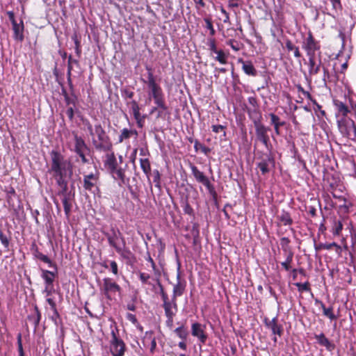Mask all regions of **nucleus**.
<instances>
[{
    "label": "nucleus",
    "instance_id": "obj_1",
    "mask_svg": "<svg viewBox=\"0 0 356 356\" xmlns=\"http://www.w3.org/2000/svg\"><path fill=\"white\" fill-rule=\"evenodd\" d=\"M87 128L92 136H96L97 138V139L95 138H92V144L97 150L108 152L112 149V143L100 124H97L92 127V126L88 123Z\"/></svg>",
    "mask_w": 356,
    "mask_h": 356
},
{
    "label": "nucleus",
    "instance_id": "obj_2",
    "mask_svg": "<svg viewBox=\"0 0 356 356\" xmlns=\"http://www.w3.org/2000/svg\"><path fill=\"white\" fill-rule=\"evenodd\" d=\"M51 170L54 176L71 177L72 168L70 162L65 159L64 156L59 152L52 151L51 152Z\"/></svg>",
    "mask_w": 356,
    "mask_h": 356
},
{
    "label": "nucleus",
    "instance_id": "obj_3",
    "mask_svg": "<svg viewBox=\"0 0 356 356\" xmlns=\"http://www.w3.org/2000/svg\"><path fill=\"white\" fill-rule=\"evenodd\" d=\"M105 235L110 246L113 247L118 253L122 254L126 246V241L120 231L115 227H111L110 232Z\"/></svg>",
    "mask_w": 356,
    "mask_h": 356
},
{
    "label": "nucleus",
    "instance_id": "obj_4",
    "mask_svg": "<svg viewBox=\"0 0 356 356\" xmlns=\"http://www.w3.org/2000/svg\"><path fill=\"white\" fill-rule=\"evenodd\" d=\"M338 128L344 137L350 139H354L356 137V125L350 118L343 117L338 120Z\"/></svg>",
    "mask_w": 356,
    "mask_h": 356
},
{
    "label": "nucleus",
    "instance_id": "obj_5",
    "mask_svg": "<svg viewBox=\"0 0 356 356\" xmlns=\"http://www.w3.org/2000/svg\"><path fill=\"white\" fill-rule=\"evenodd\" d=\"M302 49L306 51L308 57L316 56V51H319L321 46L319 42L316 40L311 31L302 42Z\"/></svg>",
    "mask_w": 356,
    "mask_h": 356
},
{
    "label": "nucleus",
    "instance_id": "obj_6",
    "mask_svg": "<svg viewBox=\"0 0 356 356\" xmlns=\"http://www.w3.org/2000/svg\"><path fill=\"white\" fill-rule=\"evenodd\" d=\"M191 170L195 180L197 182L202 184L211 195H216L213 185L210 183L209 179L204 175V173L199 170L194 165H191Z\"/></svg>",
    "mask_w": 356,
    "mask_h": 356
},
{
    "label": "nucleus",
    "instance_id": "obj_7",
    "mask_svg": "<svg viewBox=\"0 0 356 356\" xmlns=\"http://www.w3.org/2000/svg\"><path fill=\"white\" fill-rule=\"evenodd\" d=\"M111 341V352L113 356H123L125 351V344L123 341L118 339L114 331H112Z\"/></svg>",
    "mask_w": 356,
    "mask_h": 356
},
{
    "label": "nucleus",
    "instance_id": "obj_8",
    "mask_svg": "<svg viewBox=\"0 0 356 356\" xmlns=\"http://www.w3.org/2000/svg\"><path fill=\"white\" fill-rule=\"evenodd\" d=\"M102 291L107 298H111V295L115 294L116 292L121 293V287L112 279L106 277L103 280V285Z\"/></svg>",
    "mask_w": 356,
    "mask_h": 356
},
{
    "label": "nucleus",
    "instance_id": "obj_9",
    "mask_svg": "<svg viewBox=\"0 0 356 356\" xmlns=\"http://www.w3.org/2000/svg\"><path fill=\"white\" fill-rule=\"evenodd\" d=\"M254 125L257 140L261 141L266 147H268L269 137L268 135V129L262 124L260 121H254Z\"/></svg>",
    "mask_w": 356,
    "mask_h": 356
},
{
    "label": "nucleus",
    "instance_id": "obj_10",
    "mask_svg": "<svg viewBox=\"0 0 356 356\" xmlns=\"http://www.w3.org/2000/svg\"><path fill=\"white\" fill-rule=\"evenodd\" d=\"M147 70H148L147 83L148 88L151 90V93H152L153 98L155 97L159 96L161 95H163L162 89L159 86V85H158L156 83V81H155V79H154V76L153 75L151 68L147 67Z\"/></svg>",
    "mask_w": 356,
    "mask_h": 356
},
{
    "label": "nucleus",
    "instance_id": "obj_11",
    "mask_svg": "<svg viewBox=\"0 0 356 356\" xmlns=\"http://www.w3.org/2000/svg\"><path fill=\"white\" fill-rule=\"evenodd\" d=\"M41 277L45 282V289L44 292H46L49 296L51 293V291L53 289V282L56 277V273L48 270L42 269Z\"/></svg>",
    "mask_w": 356,
    "mask_h": 356
},
{
    "label": "nucleus",
    "instance_id": "obj_12",
    "mask_svg": "<svg viewBox=\"0 0 356 356\" xmlns=\"http://www.w3.org/2000/svg\"><path fill=\"white\" fill-rule=\"evenodd\" d=\"M99 175L97 173H90L83 176V188L89 191H94L97 188Z\"/></svg>",
    "mask_w": 356,
    "mask_h": 356
},
{
    "label": "nucleus",
    "instance_id": "obj_13",
    "mask_svg": "<svg viewBox=\"0 0 356 356\" xmlns=\"http://www.w3.org/2000/svg\"><path fill=\"white\" fill-rule=\"evenodd\" d=\"M321 53H319V58L318 60H316V56L314 57H308V66H309V74L310 76L316 75L319 72L322 67V61L321 59Z\"/></svg>",
    "mask_w": 356,
    "mask_h": 356
},
{
    "label": "nucleus",
    "instance_id": "obj_14",
    "mask_svg": "<svg viewBox=\"0 0 356 356\" xmlns=\"http://www.w3.org/2000/svg\"><path fill=\"white\" fill-rule=\"evenodd\" d=\"M73 151L76 154H81L84 152H90V149L87 146L84 140L81 137L75 135L74 136V146Z\"/></svg>",
    "mask_w": 356,
    "mask_h": 356
},
{
    "label": "nucleus",
    "instance_id": "obj_15",
    "mask_svg": "<svg viewBox=\"0 0 356 356\" xmlns=\"http://www.w3.org/2000/svg\"><path fill=\"white\" fill-rule=\"evenodd\" d=\"M314 338L319 345L325 346L328 351H332L335 348V345L332 343L323 333L315 334Z\"/></svg>",
    "mask_w": 356,
    "mask_h": 356
},
{
    "label": "nucleus",
    "instance_id": "obj_16",
    "mask_svg": "<svg viewBox=\"0 0 356 356\" xmlns=\"http://www.w3.org/2000/svg\"><path fill=\"white\" fill-rule=\"evenodd\" d=\"M265 323L268 328L270 329L273 334L281 336L282 334V327L277 323V318L275 317L269 321L265 319Z\"/></svg>",
    "mask_w": 356,
    "mask_h": 356
},
{
    "label": "nucleus",
    "instance_id": "obj_17",
    "mask_svg": "<svg viewBox=\"0 0 356 356\" xmlns=\"http://www.w3.org/2000/svg\"><path fill=\"white\" fill-rule=\"evenodd\" d=\"M192 334L199 339L201 343H205L207 336L204 334L200 323H195L192 325Z\"/></svg>",
    "mask_w": 356,
    "mask_h": 356
},
{
    "label": "nucleus",
    "instance_id": "obj_18",
    "mask_svg": "<svg viewBox=\"0 0 356 356\" xmlns=\"http://www.w3.org/2000/svg\"><path fill=\"white\" fill-rule=\"evenodd\" d=\"M10 18L12 21L13 29L15 34V38L17 40H23V26L18 24L16 21L14 19V15L13 13H9Z\"/></svg>",
    "mask_w": 356,
    "mask_h": 356
},
{
    "label": "nucleus",
    "instance_id": "obj_19",
    "mask_svg": "<svg viewBox=\"0 0 356 356\" xmlns=\"http://www.w3.org/2000/svg\"><path fill=\"white\" fill-rule=\"evenodd\" d=\"M163 307L166 316H175L177 312V300L172 298L170 302L163 304Z\"/></svg>",
    "mask_w": 356,
    "mask_h": 356
},
{
    "label": "nucleus",
    "instance_id": "obj_20",
    "mask_svg": "<svg viewBox=\"0 0 356 356\" xmlns=\"http://www.w3.org/2000/svg\"><path fill=\"white\" fill-rule=\"evenodd\" d=\"M238 63L242 64V69L246 74L256 76L257 70L250 61H244L242 58H239Z\"/></svg>",
    "mask_w": 356,
    "mask_h": 356
},
{
    "label": "nucleus",
    "instance_id": "obj_21",
    "mask_svg": "<svg viewBox=\"0 0 356 356\" xmlns=\"http://www.w3.org/2000/svg\"><path fill=\"white\" fill-rule=\"evenodd\" d=\"M177 283L173 287L172 298L176 300L177 297L182 296L184 291L185 286L180 282V274L177 275Z\"/></svg>",
    "mask_w": 356,
    "mask_h": 356
},
{
    "label": "nucleus",
    "instance_id": "obj_22",
    "mask_svg": "<svg viewBox=\"0 0 356 356\" xmlns=\"http://www.w3.org/2000/svg\"><path fill=\"white\" fill-rule=\"evenodd\" d=\"M104 164L109 172L112 170H115V168L118 167V163L114 153L106 154Z\"/></svg>",
    "mask_w": 356,
    "mask_h": 356
},
{
    "label": "nucleus",
    "instance_id": "obj_23",
    "mask_svg": "<svg viewBox=\"0 0 356 356\" xmlns=\"http://www.w3.org/2000/svg\"><path fill=\"white\" fill-rule=\"evenodd\" d=\"M132 136L137 137L138 132L134 129H129L127 128H124L121 131V134L118 138V142L122 143L124 140L130 138Z\"/></svg>",
    "mask_w": 356,
    "mask_h": 356
},
{
    "label": "nucleus",
    "instance_id": "obj_24",
    "mask_svg": "<svg viewBox=\"0 0 356 356\" xmlns=\"http://www.w3.org/2000/svg\"><path fill=\"white\" fill-rule=\"evenodd\" d=\"M271 124L274 126L275 132L277 135H280V127L285 124L284 122H281L280 118L274 113H270Z\"/></svg>",
    "mask_w": 356,
    "mask_h": 356
},
{
    "label": "nucleus",
    "instance_id": "obj_25",
    "mask_svg": "<svg viewBox=\"0 0 356 356\" xmlns=\"http://www.w3.org/2000/svg\"><path fill=\"white\" fill-rule=\"evenodd\" d=\"M273 159L268 156L267 159H264L257 164V167L261 171L263 175L269 172V164H273Z\"/></svg>",
    "mask_w": 356,
    "mask_h": 356
},
{
    "label": "nucleus",
    "instance_id": "obj_26",
    "mask_svg": "<svg viewBox=\"0 0 356 356\" xmlns=\"http://www.w3.org/2000/svg\"><path fill=\"white\" fill-rule=\"evenodd\" d=\"M315 302L316 305H320L321 308L323 309V314L329 318L330 320L337 319V316L333 313L332 307L326 308L323 302L319 300H316Z\"/></svg>",
    "mask_w": 356,
    "mask_h": 356
},
{
    "label": "nucleus",
    "instance_id": "obj_27",
    "mask_svg": "<svg viewBox=\"0 0 356 356\" xmlns=\"http://www.w3.org/2000/svg\"><path fill=\"white\" fill-rule=\"evenodd\" d=\"M72 199L73 195L62 197V203L63 204L64 211L67 217H69L70 215Z\"/></svg>",
    "mask_w": 356,
    "mask_h": 356
},
{
    "label": "nucleus",
    "instance_id": "obj_28",
    "mask_svg": "<svg viewBox=\"0 0 356 356\" xmlns=\"http://www.w3.org/2000/svg\"><path fill=\"white\" fill-rule=\"evenodd\" d=\"M334 105L339 111L343 117H346V115L350 112L348 106L340 101H334Z\"/></svg>",
    "mask_w": 356,
    "mask_h": 356
},
{
    "label": "nucleus",
    "instance_id": "obj_29",
    "mask_svg": "<svg viewBox=\"0 0 356 356\" xmlns=\"http://www.w3.org/2000/svg\"><path fill=\"white\" fill-rule=\"evenodd\" d=\"M140 168L143 170V172L147 175L149 179V175L151 171L150 163L147 159H140Z\"/></svg>",
    "mask_w": 356,
    "mask_h": 356
},
{
    "label": "nucleus",
    "instance_id": "obj_30",
    "mask_svg": "<svg viewBox=\"0 0 356 356\" xmlns=\"http://www.w3.org/2000/svg\"><path fill=\"white\" fill-rule=\"evenodd\" d=\"M110 173L112 175L113 177L115 179H120L121 181L124 182V172L122 168L118 167L115 168V170H112L110 171Z\"/></svg>",
    "mask_w": 356,
    "mask_h": 356
},
{
    "label": "nucleus",
    "instance_id": "obj_31",
    "mask_svg": "<svg viewBox=\"0 0 356 356\" xmlns=\"http://www.w3.org/2000/svg\"><path fill=\"white\" fill-rule=\"evenodd\" d=\"M343 229V224L340 220H334L332 225V234L334 236H339Z\"/></svg>",
    "mask_w": 356,
    "mask_h": 356
},
{
    "label": "nucleus",
    "instance_id": "obj_32",
    "mask_svg": "<svg viewBox=\"0 0 356 356\" xmlns=\"http://www.w3.org/2000/svg\"><path fill=\"white\" fill-rule=\"evenodd\" d=\"M279 218L280 221L284 225H290L293 222V220L291 219L290 214L288 212L283 211Z\"/></svg>",
    "mask_w": 356,
    "mask_h": 356
},
{
    "label": "nucleus",
    "instance_id": "obj_33",
    "mask_svg": "<svg viewBox=\"0 0 356 356\" xmlns=\"http://www.w3.org/2000/svg\"><path fill=\"white\" fill-rule=\"evenodd\" d=\"M337 244L334 242L331 243H320L318 245H315L314 248L316 251H319L321 249L330 250L332 247H337Z\"/></svg>",
    "mask_w": 356,
    "mask_h": 356
},
{
    "label": "nucleus",
    "instance_id": "obj_34",
    "mask_svg": "<svg viewBox=\"0 0 356 356\" xmlns=\"http://www.w3.org/2000/svg\"><path fill=\"white\" fill-rule=\"evenodd\" d=\"M131 109H132V112H133L135 120H138L139 118H141L140 113V108H139V106H138V104L136 103V102H135V101L132 102Z\"/></svg>",
    "mask_w": 356,
    "mask_h": 356
},
{
    "label": "nucleus",
    "instance_id": "obj_35",
    "mask_svg": "<svg viewBox=\"0 0 356 356\" xmlns=\"http://www.w3.org/2000/svg\"><path fill=\"white\" fill-rule=\"evenodd\" d=\"M175 332L180 339L183 340L186 339L188 335L187 331L184 328L183 326L176 328L175 330Z\"/></svg>",
    "mask_w": 356,
    "mask_h": 356
},
{
    "label": "nucleus",
    "instance_id": "obj_36",
    "mask_svg": "<svg viewBox=\"0 0 356 356\" xmlns=\"http://www.w3.org/2000/svg\"><path fill=\"white\" fill-rule=\"evenodd\" d=\"M154 103L163 110H166L167 107L164 103L163 95L154 97Z\"/></svg>",
    "mask_w": 356,
    "mask_h": 356
},
{
    "label": "nucleus",
    "instance_id": "obj_37",
    "mask_svg": "<svg viewBox=\"0 0 356 356\" xmlns=\"http://www.w3.org/2000/svg\"><path fill=\"white\" fill-rule=\"evenodd\" d=\"M217 56L215 57V60H218L221 64L227 63V58L225 53L222 50H218L217 53H215Z\"/></svg>",
    "mask_w": 356,
    "mask_h": 356
},
{
    "label": "nucleus",
    "instance_id": "obj_38",
    "mask_svg": "<svg viewBox=\"0 0 356 356\" xmlns=\"http://www.w3.org/2000/svg\"><path fill=\"white\" fill-rule=\"evenodd\" d=\"M295 285L298 287V291H310L309 283L306 282L305 283L296 282Z\"/></svg>",
    "mask_w": 356,
    "mask_h": 356
},
{
    "label": "nucleus",
    "instance_id": "obj_39",
    "mask_svg": "<svg viewBox=\"0 0 356 356\" xmlns=\"http://www.w3.org/2000/svg\"><path fill=\"white\" fill-rule=\"evenodd\" d=\"M56 179L57 184L60 188H65L67 185V181L66 180V177H69L68 176H55Z\"/></svg>",
    "mask_w": 356,
    "mask_h": 356
},
{
    "label": "nucleus",
    "instance_id": "obj_40",
    "mask_svg": "<svg viewBox=\"0 0 356 356\" xmlns=\"http://www.w3.org/2000/svg\"><path fill=\"white\" fill-rule=\"evenodd\" d=\"M38 259L42 261L43 262L47 264L49 267L54 266V263L50 260V259L45 254H43L42 253H38L37 254Z\"/></svg>",
    "mask_w": 356,
    "mask_h": 356
},
{
    "label": "nucleus",
    "instance_id": "obj_41",
    "mask_svg": "<svg viewBox=\"0 0 356 356\" xmlns=\"http://www.w3.org/2000/svg\"><path fill=\"white\" fill-rule=\"evenodd\" d=\"M139 278L143 284H151V283L149 282L150 275L148 273L140 272Z\"/></svg>",
    "mask_w": 356,
    "mask_h": 356
},
{
    "label": "nucleus",
    "instance_id": "obj_42",
    "mask_svg": "<svg viewBox=\"0 0 356 356\" xmlns=\"http://www.w3.org/2000/svg\"><path fill=\"white\" fill-rule=\"evenodd\" d=\"M17 339V347H18L19 356H24V349H23V346H22L21 333L18 334Z\"/></svg>",
    "mask_w": 356,
    "mask_h": 356
},
{
    "label": "nucleus",
    "instance_id": "obj_43",
    "mask_svg": "<svg viewBox=\"0 0 356 356\" xmlns=\"http://www.w3.org/2000/svg\"><path fill=\"white\" fill-rule=\"evenodd\" d=\"M204 21L206 23L207 29H208L209 30V31H210V35L211 36H213L215 35V33H216V31H215V30L213 29V24H212L211 19H209V18H204Z\"/></svg>",
    "mask_w": 356,
    "mask_h": 356
},
{
    "label": "nucleus",
    "instance_id": "obj_44",
    "mask_svg": "<svg viewBox=\"0 0 356 356\" xmlns=\"http://www.w3.org/2000/svg\"><path fill=\"white\" fill-rule=\"evenodd\" d=\"M0 241L4 248H8L10 243L8 237L0 231Z\"/></svg>",
    "mask_w": 356,
    "mask_h": 356
},
{
    "label": "nucleus",
    "instance_id": "obj_45",
    "mask_svg": "<svg viewBox=\"0 0 356 356\" xmlns=\"http://www.w3.org/2000/svg\"><path fill=\"white\" fill-rule=\"evenodd\" d=\"M208 45L209 47V50L211 51V54L217 53L218 50L216 48V42L214 39H209L208 41Z\"/></svg>",
    "mask_w": 356,
    "mask_h": 356
},
{
    "label": "nucleus",
    "instance_id": "obj_46",
    "mask_svg": "<svg viewBox=\"0 0 356 356\" xmlns=\"http://www.w3.org/2000/svg\"><path fill=\"white\" fill-rule=\"evenodd\" d=\"M330 1L332 3L333 10H334L336 12H337L338 10H341L342 6H341L340 0H330Z\"/></svg>",
    "mask_w": 356,
    "mask_h": 356
},
{
    "label": "nucleus",
    "instance_id": "obj_47",
    "mask_svg": "<svg viewBox=\"0 0 356 356\" xmlns=\"http://www.w3.org/2000/svg\"><path fill=\"white\" fill-rule=\"evenodd\" d=\"M153 181L156 184V187H160V173L159 170H155L153 172Z\"/></svg>",
    "mask_w": 356,
    "mask_h": 356
},
{
    "label": "nucleus",
    "instance_id": "obj_48",
    "mask_svg": "<svg viewBox=\"0 0 356 356\" xmlns=\"http://www.w3.org/2000/svg\"><path fill=\"white\" fill-rule=\"evenodd\" d=\"M35 317H34V324L35 326L37 327L41 319V314L38 308V307H35Z\"/></svg>",
    "mask_w": 356,
    "mask_h": 356
},
{
    "label": "nucleus",
    "instance_id": "obj_49",
    "mask_svg": "<svg viewBox=\"0 0 356 356\" xmlns=\"http://www.w3.org/2000/svg\"><path fill=\"white\" fill-rule=\"evenodd\" d=\"M161 288V295L163 300V304L170 302L171 300H169L168 296L164 292L162 285H159Z\"/></svg>",
    "mask_w": 356,
    "mask_h": 356
},
{
    "label": "nucleus",
    "instance_id": "obj_50",
    "mask_svg": "<svg viewBox=\"0 0 356 356\" xmlns=\"http://www.w3.org/2000/svg\"><path fill=\"white\" fill-rule=\"evenodd\" d=\"M227 44L228 45H229L232 47V49L233 50H234L235 51H238L240 49L238 44L236 41H234L233 40H228L227 42Z\"/></svg>",
    "mask_w": 356,
    "mask_h": 356
},
{
    "label": "nucleus",
    "instance_id": "obj_51",
    "mask_svg": "<svg viewBox=\"0 0 356 356\" xmlns=\"http://www.w3.org/2000/svg\"><path fill=\"white\" fill-rule=\"evenodd\" d=\"M212 131L215 133H219L220 131H223L224 136H225V131H224L225 127L222 125H212L211 127Z\"/></svg>",
    "mask_w": 356,
    "mask_h": 356
},
{
    "label": "nucleus",
    "instance_id": "obj_52",
    "mask_svg": "<svg viewBox=\"0 0 356 356\" xmlns=\"http://www.w3.org/2000/svg\"><path fill=\"white\" fill-rule=\"evenodd\" d=\"M322 69L323 71V83L324 85H326L327 79L330 77L329 71L328 69L324 66H322Z\"/></svg>",
    "mask_w": 356,
    "mask_h": 356
},
{
    "label": "nucleus",
    "instance_id": "obj_53",
    "mask_svg": "<svg viewBox=\"0 0 356 356\" xmlns=\"http://www.w3.org/2000/svg\"><path fill=\"white\" fill-rule=\"evenodd\" d=\"M110 266H111V270L112 273L115 275H118V268L117 263L115 261H111Z\"/></svg>",
    "mask_w": 356,
    "mask_h": 356
},
{
    "label": "nucleus",
    "instance_id": "obj_54",
    "mask_svg": "<svg viewBox=\"0 0 356 356\" xmlns=\"http://www.w3.org/2000/svg\"><path fill=\"white\" fill-rule=\"evenodd\" d=\"M220 11H221L222 14L223 15V19H222L223 22L229 23V13L224 9L223 7H220Z\"/></svg>",
    "mask_w": 356,
    "mask_h": 356
},
{
    "label": "nucleus",
    "instance_id": "obj_55",
    "mask_svg": "<svg viewBox=\"0 0 356 356\" xmlns=\"http://www.w3.org/2000/svg\"><path fill=\"white\" fill-rule=\"evenodd\" d=\"M152 270L154 273L155 280L157 282L159 285H161L159 281V278L161 276V273L159 270L156 268V265H154V268H152Z\"/></svg>",
    "mask_w": 356,
    "mask_h": 356
},
{
    "label": "nucleus",
    "instance_id": "obj_56",
    "mask_svg": "<svg viewBox=\"0 0 356 356\" xmlns=\"http://www.w3.org/2000/svg\"><path fill=\"white\" fill-rule=\"evenodd\" d=\"M88 153L89 152H84L77 154L81 158L82 163H88L89 162V159L86 157Z\"/></svg>",
    "mask_w": 356,
    "mask_h": 356
},
{
    "label": "nucleus",
    "instance_id": "obj_57",
    "mask_svg": "<svg viewBox=\"0 0 356 356\" xmlns=\"http://www.w3.org/2000/svg\"><path fill=\"white\" fill-rule=\"evenodd\" d=\"M58 195H61L62 197L72 196V195L67 192V185L65 188H61V191L58 193Z\"/></svg>",
    "mask_w": 356,
    "mask_h": 356
},
{
    "label": "nucleus",
    "instance_id": "obj_58",
    "mask_svg": "<svg viewBox=\"0 0 356 356\" xmlns=\"http://www.w3.org/2000/svg\"><path fill=\"white\" fill-rule=\"evenodd\" d=\"M175 316H166L167 320H166V325L170 328L172 327L173 326V318Z\"/></svg>",
    "mask_w": 356,
    "mask_h": 356
},
{
    "label": "nucleus",
    "instance_id": "obj_59",
    "mask_svg": "<svg viewBox=\"0 0 356 356\" xmlns=\"http://www.w3.org/2000/svg\"><path fill=\"white\" fill-rule=\"evenodd\" d=\"M66 114L70 120L74 118V109L72 106L69 107L66 111Z\"/></svg>",
    "mask_w": 356,
    "mask_h": 356
},
{
    "label": "nucleus",
    "instance_id": "obj_60",
    "mask_svg": "<svg viewBox=\"0 0 356 356\" xmlns=\"http://www.w3.org/2000/svg\"><path fill=\"white\" fill-rule=\"evenodd\" d=\"M184 211L186 213L191 215L193 213V209L189 205L188 203H186L184 207Z\"/></svg>",
    "mask_w": 356,
    "mask_h": 356
},
{
    "label": "nucleus",
    "instance_id": "obj_61",
    "mask_svg": "<svg viewBox=\"0 0 356 356\" xmlns=\"http://www.w3.org/2000/svg\"><path fill=\"white\" fill-rule=\"evenodd\" d=\"M296 46L293 45L291 40H288L286 42V47L288 51H293Z\"/></svg>",
    "mask_w": 356,
    "mask_h": 356
},
{
    "label": "nucleus",
    "instance_id": "obj_62",
    "mask_svg": "<svg viewBox=\"0 0 356 356\" xmlns=\"http://www.w3.org/2000/svg\"><path fill=\"white\" fill-rule=\"evenodd\" d=\"M156 347V341L154 338L152 339L151 340V346H150V352L153 353L154 352V350Z\"/></svg>",
    "mask_w": 356,
    "mask_h": 356
},
{
    "label": "nucleus",
    "instance_id": "obj_63",
    "mask_svg": "<svg viewBox=\"0 0 356 356\" xmlns=\"http://www.w3.org/2000/svg\"><path fill=\"white\" fill-rule=\"evenodd\" d=\"M293 252H289L286 256V260L284 261L286 263H288L290 264L293 260Z\"/></svg>",
    "mask_w": 356,
    "mask_h": 356
},
{
    "label": "nucleus",
    "instance_id": "obj_64",
    "mask_svg": "<svg viewBox=\"0 0 356 356\" xmlns=\"http://www.w3.org/2000/svg\"><path fill=\"white\" fill-rule=\"evenodd\" d=\"M47 302L49 303V305L51 306V309H54V311H56V303L53 300V299L51 298H47Z\"/></svg>",
    "mask_w": 356,
    "mask_h": 356
}]
</instances>
